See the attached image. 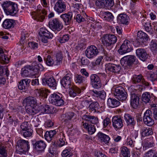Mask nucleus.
I'll return each mask as SVG.
<instances>
[{"label":"nucleus","instance_id":"f257e3e1","mask_svg":"<svg viewBox=\"0 0 157 157\" xmlns=\"http://www.w3.org/2000/svg\"><path fill=\"white\" fill-rule=\"evenodd\" d=\"M2 6L4 12L7 15L14 16L18 11L17 4L10 1L3 2Z\"/></svg>","mask_w":157,"mask_h":157},{"label":"nucleus","instance_id":"f03ea898","mask_svg":"<svg viewBox=\"0 0 157 157\" xmlns=\"http://www.w3.org/2000/svg\"><path fill=\"white\" fill-rule=\"evenodd\" d=\"M30 146L27 140H20L17 142L16 151L17 153L22 155L29 150Z\"/></svg>","mask_w":157,"mask_h":157},{"label":"nucleus","instance_id":"7ed1b4c3","mask_svg":"<svg viewBox=\"0 0 157 157\" xmlns=\"http://www.w3.org/2000/svg\"><path fill=\"white\" fill-rule=\"evenodd\" d=\"M138 62L135 56H127L121 58V63L124 68H129L134 64H136Z\"/></svg>","mask_w":157,"mask_h":157},{"label":"nucleus","instance_id":"20e7f679","mask_svg":"<svg viewBox=\"0 0 157 157\" xmlns=\"http://www.w3.org/2000/svg\"><path fill=\"white\" fill-rule=\"evenodd\" d=\"M40 6H37V9L35 11L33 12L31 16L33 18L37 21L42 22L45 18V16L47 14V12L45 9H40Z\"/></svg>","mask_w":157,"mask_h":157},{"label":"nucleus","instance_id":"39448f33","mask_svg":"<svg viewBox=\"0 0 157 157\" xmlns=\"http://www.w3.org/2000/svg\"><path fill=\"white\" fill-rule=\"evenodd\" d=\"M49 98L51 103L56 106H61L64 104V98L60 94L54 93L50 95Z\"/></svg>","mask_w":157,"mask_h":157},{"label":"nucleus","instance_id":"423d86ee","mask_svg":"<svg viewBox=\"0 0 157 157\" xmlns=\"http://www.w3.org/2000/svg\"><path fill=\"white\" fill-rule=\"evenodd\" d=\"M49 27L53 31H59L63 29V26L62 23L59 20L55 18L49 21Z\"/></svg>","mask_w":157,"mask_h":157},{"label":"nucleus","instance_id":"0eeeda50","mask_svg":"<svg viewBox=\"0 0 157 157\" xmlns=\"http://www.w3.org/2000/svg\"><path fill=\"white\" fill-rule=\"evenodd\" d=\"M114 94L115 98L120 101L125 100L127 98V93L124 88L121 86L116 87Z\"/></svg>","mask_w":157,"mask_h":157},{"label":"nucleus","instance_id":"6e6552de","mask_svg":"<svg viewBox=\"0 0 157 157\" xmlns=\"http://www.w3.org/2000/svg\"><path fill=\"white\" fill-rule=\"evenodd\" d=\"M39 34L41 37V41L44 43H48V40L52 39L53 37V35L52 33L47 29L43 28L40 29Z\"/></svg>","mask_w":157,"mask_h":157},{"label":"nucleus","instance_id":"1a4fd4ad","mask_svg":"<svg viewBox=\"0 0 157 157\" xmlns=\"http://www.w3.org/2000/svg\"><path fill=\"white\" fill-rule=\"evenodd\" d=\"M97 48L94 45L88 46L85 51L86 56L89 59H92L96 57L99 53Z\"/></svg>","mask_w":157,"mask_h":157},{"label":"nucleus","instance_id":"9d476101","mask_svg":"<svg viewBox=\"0 0 157 157\" xmlns=\"http://www.w3.org/2000/svg\"><path fill=\"white\" fill-rule=\"evenodd\" d=\"M144 123L148 126H152L155 123L153 119L151 111L147 109L144 112L143 118Z\"/></svg>","mask_w":157,"mask_h":157},{"label":"nucleus","instance_id":"9b49d317","mask_svg":"<svg viewBox=\"0 0 157 157\" xmlns=\"http://www.w3.org/2000/svg\"><path fill=\"white\" fill-rule=\"evenodd\" d=\"M132 49V43L129 40H125L118 50L119 53L121 55L130 52Z\"/></svg>","mask_w":157,"mask_h":157},{"label":"nucleus","instance_id":"f8f14e48","mask_svg":"<svg viewBox=\"0 0 157 157\" xmlns=\"http://www.w3.org/2000/svg\"><path fill=\"white\" fill-rule=\"evenodd\" d=\"M123 120L120 116H115L112 119V123L113 127L117 131L121 129L123 126Z\"/></svg>","mask_w":157,"mask_h":157},{"label":"nucleus","instance_id":"ddd939ff","mask_svg":"<svg viewBox=\"0 0 157 157\" xmlns=\"http://www.w3.org/2000/svg\"><path fill=\"white\" fill-rule=\"evenodd\" d=\"M33 148L37 151L40 152L44 151L47 145L43 140H34L32 141Z\"/></svg>","mask_w":157,"mask_h":157},{"label":"nucleus","instance_id":"4468645a","mask_svg":"<svg viewBox=\"0 0 157 157\" xmlns=\"http://www.w3.org/2000/svg\"><path fill=\"white\" fill-rule=\"evenodd\" d=\"M60 17L62 20L66 25H70L73 22L72 12L69 11L67 13L62 14L60 15Z\"/></svg>","mask_w":157,"mask_h":157},{"label":"nucleus","instance_id":"2eb2a0df","mask_svg":"<svg viewBox=\"0 0 157 157\" xmlns=\"http://www.w3.org/2000/svg\"><path fill=\"white\" fill-rule=\"evenodd\" d=\"M140 95L134 92H131L130 104L133 108L136 109L139 104Z\"/></svg>","mask_w":157,"mask_h":157},{"label":"nucleus","instance_id":"dca6fc26","mask_svg":"<svg viewBox=\"0 0 157 157\" xmlns=\"http://www.w3.org/2000/svg\"><path fill=\"white\" fill-rule=\"evenodd\" d=\"M91 82L93 87L99 89L101 87V84L99 76L96 74L91 75L90 77Z\"/></svg>","mask_w":157,"mask_h":157},{"label":"nucleus","instance_id":"f3484780","mask_svg":"<svg viewBox=\"0 0 157 157\" xmlns=\"http://www.w3.org/2000/svg\"><path fill=\"white\" fill-rule=\"evenodd\" d=\"M42 83L44 85H47L50 87L56 89V82L55 79L52 77L49 76L43 78Z\"/></svg>","mask_w":157,"mask_h":157},{"label":"nucleus","instance_id":"a211bd4d","mask_svg":"<svg viewBox=\"0 0 157 157\" xmlns=\"http://www.w3.org/2000/svg\"><path fill=\"white\" fill-rule=\"evenodd\" d=\"M71 75L68 73L66 75L61 81L60 83L61 85L65 88H70L71 86Z\"/></svg>","mask_w":157,"mask_h":157},{"label":"nucleus","instance_id":"6ab92c4d","mask_svg":"<svg viewBox=\"0 0 157 157\" xmlns=\"http://www.w3.org/2000/svg\"><path fill=\"white\" fill-rule=\"evenodd\" d=\"M54 10L58 13L65 11L66 10V6L65 2L61 0H58L55 3Z\"/></svg>","mask_w":157,"mask_h":157},{"label":"nucleus","instance_id":"aec40b11","mask_svg":"<svg viewBox=\"0 0 157 157\" xmlns=\"http://www.w3.org/2000/svg\"><path fill=\"white\" fill-rule=\"evenodd\" d=\"M105 66V70L106 71H108L113 73H117L121 70V67L119 65L109 63L106 64Z\"/></svg>","mask_w":157,"mask_h":157},{"label":"nucleus","instance_id":"412c9836","mask_svg":"<svg viewBox=\"0 0 157 157\" xmlns=\"http://www.w3.org/2000/svg\"><path fill=\"white\" fill-rule=\"evenodd\" d=\"M82 119L83 120L82 122H86V123H90L95 124L98 122V118L93 116L89 115H84L82 116Z\"/></svg>","mask_w":157,"mask_h":157},{"label":"nucleus","instance_id":"4be33fe9","mask_svg":"<svg viewBox=\"0 0 157 157\" xmlns=\"http://www.w3.org/2000/svg\"><path fill=\"white\" fill-rule=\"evenodd\" d=\"M31 82L30 79L28 78H25L21 80L19 82L18 85V89L24 91H25L27 90L29 86V83Z\"/></svg>","mask_w":157,"mask_h":157},{"label":"nucleus","instance_id":"5701e85b","mask_svg":"<svg viewBox=\"0 0 157 157\" xmlns=\"http://www.w3.org/2000/svg\"><path fill=\"white\" fill-rule=\"evenodd\" d=\"M37 101L34 97L29 96L25 98L23 100V103L25 106L37 105Z\"/></svg>","mask_w":157,"mask_h":157},{"label":"nucleus","instance_id":"b1692460","mask_svg":"<svg viewBox=\"0 0 157 157\" xmlns=\"http://www.w3.org/2000/svg\"><path fill=\"white\" fill-rule=\"evenodd\" d=\"M136 54L138 57L143 61H145L148 57L146 51L144 49H137L136 51Z\"/></svg>","mask_w":157,"mask_h":157},{"label":"nucleus","instance_id":"393cba45","mask_svg":"<svg viewBox=\"0 0 157 157\" xmlns=\"http://www.w3.org/2000/svg\"><path fill=\"white\" fill-rule=\"evenodd\" d=\"M117 20L118 22L120 24L128 25L129 23V18L125 14H119L117 17Z\"/></svg>","mask_w":157,"mask_h":157},{"label":"nucleus","instance_id":"a878e982","mask_svg":"<svg viewBox=\"0 0 157 157\" xmlns=\"http://www.w3.org/2000/svg\"><path fill=\"white\" fill-rule=\"evenodd\" d=\"M14 21L11 19H6L4 20L2 24V27L4 29H9L14 27Z\"/></svg>","mask_w":157,"mask_h":157},{"label":"nucleus","instance_id":"bb28decb","mask_svg":"<svg viewBox=\"0 0 157 157\" xmlns=\"http://www.w3.org/2000/svg\"><path fill=\"white\" fill-rule=\"evenodd\" d=\"M82 125L87 130L88 133L90 135L94 134L96 131V128L94 126L86 122H82Z\"/></svg>","mask_w":157,"mask_h":157},{"label":"nucleus","instance_id":"cd10ccee","mask_svg":"<svg viewBox=\"0 0 157 157\" xmlns=\"http://www.w3.org/2000/svg\"><path fill=\"white\" fill-rule=\"evenodd\" d=\"M155 145L153 137H150L145 139L144 142L143 148L145 147V149H147L154 147Z\"/></svg>","mask_w":157,"mask_h":157},{"label":"nucleus","instance_id":"c85d7f7f","mask_svg":"<svg viewBox=\"0 0 157 157\" xmlns=\"http://www.w3.org/2000/svg\"><path fill=\"white\" fill-rule=\"evenodd\" d=\"M26 112L30 115H34L39 112L37 105L25 106Z\"/></svg>","mask_w":157,"mask_h":157},{"label":"nucleus","instance_id":"c756f323","mask_svg":"<svg viewBox=\"0 0 157 157\" xmlns=\"http://www.w3.org/2000/svg\"><path fill=\"white\" fill-rule=\"evenodd\" d=\"M69 94L71 97H74L81 93V90L75 86H71Z\"/></svg>","mask_w":157,"mask_h":157},{"label":"nucleus","instance_id":"7c9ffc66","mask_svg":"<svg viewBox=\"0 0 157 157\" xmlns=\"http://www.w3.org/2000/svg\"><path fill=\"white\" fill-rule=\"evenodd\" d=\"M107 105L111 108L116 107L120 105V102L115 98H109L107 100Z\"/></svg>","mask_w":157,"mask_h":157},{"label":"nucleus","instance_id":"2f4dec72","mask_svg":"<svg viewBox=\"0 0 157 157\" xmlns=\"http://www.w3.org/2000/svg\"><path fill=\"white\" fill-rule=\"evenodd\" d=\"M98 139L101 142H103L105 144H107L109 143L110 140L109 137L101 132H99L98 134Z\"/></svg>","mask_w":157,"mask_h":157},{"label":"nucleus","instance_id":"473e14b6","mask_svg":"<svg viewBox=\"0 0 157 157\" xmlns=\"http://www.w3.org/2000/svg\"><path fill=\"white\" fill-rule=\"evenodd\" d=\"M102 17L103 19L108 21L113 20L114 17L113 14L109 11H103L101 12Z\"/></svg>","mask_w":157,"mask_h":157},{"label":"nucleus","instance_id":"72a5a7b5","mask_svg":"<svg viewBox=\"0 0 157 157\" xmlns=\"http://www.w3.org/2000/svg\"><path fill=\"white\" fill-rule=\"evenodd\" d=\"M124 119L127 125H134L135 123L133 117L128 114H125L124 116Z\"/></svg>","mask_w":157,"mask_h":157},{"label":"nucleus","instance_id":"f704fd0d","mask_svg":"<svg viewBox=\"0 0 157 157\" xmlns=\"http://www.w3.org/2000/svg\"><path fill=\"white\" fill-rule=\"evenodd\" d=\"M39 112L43 113H51V109L49 106L47 105H42L38 107Z\"/></svg>","mask_w":157,"mask_h":157},{"label":"nucleus","instance_id":"c9c22d12","mask_svg":"<svg viewBox=\"0 0 157 157\" xmlns=\"http://www.w3.org/2000/svg\"><path fill=\"white\" fill-rule=\"evenodd\" d=\"M56 134V132L55 130L47 131L45 134V138L48 141L50 142L52 140Z\"/></svg>","mask_w":157,"mask_h":157},{"label":"nucleus","instance_id":"e433bc0d","mask_svg":"<svg viewBox=\"0 0 157 157\" xmlns=\"http://www.w3.org/2000/svg\"><path fill=\"white\" fill-rule=\"evenodd\" d=\"M61 155L63 157H72L73 155L72 149L70 147H66L63 151Z\"/></svg>","mask_w":157,"mask_h":157},{"label":"nucleus","instance_id":"4c0bfd02","mask_svg":"<svg viewBox=\"0 0 157 157\" xmlns=\"http://www.w3.org/2000/svg\"><path fill=\"white\" fill-rule=\"evenodd\" d=\"M75 116V113L73 112L67 113L62 115L63 119L66 123H67L69 121L71 120Z\"/></svg>","mask_w":157,"mask_h":157},{"label":"nucleus","instance_id":"58836bf2","mask_svg":"<svg viewBox=\"0 0 157 157\" xmlns=\"http://www.w3.org/2000/svg\"><path fill=\"white\" fill-rule=\"evenodd\" d=\"M92 92L94 94L93 95L99 98L102 100H105L106 96V94L103 90L97 91L96 90H93Z\"/></svg>","mask_w":157,"mask_h":157},{"label":"nucleus","instance_id":"ea45409f","mask_svg":"<svg viewBox=\"0 0 157 157\" xmlns=\"http://www.w3.org/2000/svg\"><path fill=\"white\" fill-rule=\"evenodd\" d=\"M140 133L143 136H145L151 135L153 132L151 129L143 127L141 129Z\"/></svg>","mask_w":157,"mask_h":157},{"label":"nucleus","instance_id":"a19ab883","mask_svg":"<svg viewBox=\"0 0 157 157\" xmlns=\"http://www.w3.org/2000/svg\"><path fill=\"white\" fill-rule=\"evenodd\" d=\"M99 107V105L98 102L94 101L92 102L89 105L88 108L90 111L95 113L98 111Z\"/></svg>","mask_w":157,"mask_h":157},{"label":"nucleus","instance_id":"79ce46f5","mask_svg":"<svg viewBox=\"0 0 157 157\" xmlns=\"http://www.w3.org/2000/svg\"><path fill=\"white\" fill-rule=\"evenodd\" d=\"M44 60L45 61L46 64L49 66H57L56 64V61H54L51 57V56L48 55L46 58Z\"/></svg>","mask_w":157,"mask_h":157},{"label":"nucleus","instance_id":"37998d69","mask_svg":"<svg viewBox=\"0 0 157 157\" xmlns=\"http://www.w3.org/2000/svg\"><path fill=\"white\" fill-rule=\"evenodd\" d=\"M121 153L124 157H130L129 149L127 147L123 146L121 148Z\"/></svg>","mask_w":157,"mask_h":157},{"label":"nucleus","instance_id":"c03bdc74","mask_svg":"<svg viewBox=\"0 0 157 157\" xmlns=\"http://www.w3.org/2000/svg\"><path fill=\"white\" fill-rule=\"evenodd\" d=\"M101 42L106 47H109L112 44L109 39L105 35H104L101 38Z\"/></svg>","mask_w":157,"mask_h":157},{"label":"nucleus","instance_id":"a18cd8bd","mask_svg":"<svg viewBox=\"0 0 157 157\" xmlns=\"http://www.w3.org/2000/svg\"><path fill=\"white\" fill-rule=\"evenodd\" d=\"M10 56L6 55L5 54L3 53L0 56V63H8L10 61Z\"/></svg>","mask_w":157,"mask_h":157},{"label":"nucleus","instance_id":"49530a36","mask_svg":"<svg viewBox=\"0 0 157 157\" xmlns=\"http://www.w3.org/2000/svg\"><path fill=\"white\" fill-rule=\"evenodd\" d=\"M31 67L30 66H27L24 68L22 69L21 74L23 76L27 77L29 75V71L31 69Z\"/></svg>","mask_w":157,"mask_h":157},{"label":"nucleus","instance_id":"de8ad7c7","mask_svg":"<svg viewBox=\"0 0 157 157\" xmlns=\"http://www.w3.org/2000/svg\"><path fill=\"white\" fill-rule=\"evenodd\" d=\"M150 99L151 96L149 92H145L142 95V100L146 103L149 102L150 100Z\"/></svg>","mask_w":157,"mask_h":157},{"label":"nucleus","instance_id":"09e8293b","mask_svg":"<svg viewBox=\"0 0 157 157\" xmlns=\"http://www.w3.org/2000/svg\"><path fill=\"white\" fill-rule=\"evenodd\" d=\"M138 38L142 40L143 42L147 40L148 39L147 35L145 33L142 31H139L137 34Z\"/></svg>","mask_w":157,"mask_h":157},{"label":"nucleus","instance_id":"8fccbe9b","mask_svg":"<svg viewBox=\"0 0 157 157\" xmlns=\"http://www.w3.org/2000/svg\"><path fill=\"white\" fill-rule=\"evenodd\" d=\"M21 133L23 136L25 138L31 137L33 133V130L31 128L23 131H21Z\"/></svg>","mask_w":157,"mask_h":157},{"label":"nucleus","instance_id":"3c124183","mask_svg":"<svg viewBox=\"0 0 157 157\" xmlns=\"http://www.w3.org/2000/svg\"><path fill=\"white\" fill-rule=\"evenodd\" d=\"M59 136H60L59 139L60 142L59 144V147H62L64 145H67V142L65 141L66 138L63 133H60Z\"/></svg>","mask_w":157,"mask_h":157},{"label":"nucleus","instance_id":"603ef678","mask_svg":"<svg viewBox=\"0 0 157 157\" xmlns=\"http://www.w3.org/2000/svg\"><path fill=\"white\" fill-rule=\"evenodd\" d=\"M75 81L76 83L80 84L85 82V78L81 75L77 74L75 76Z\"/></svg>","mask_w":157,"mask_h":157},{"label":"nucleus","instance_id":"864d4df0","mask_svg":"<svg viewBox=\"0 0 157 157\" xmlns=\"http://www.w3.org/2000/svg\"><path fill=\"white\" fill-rule=\"evenodd\" d=\"M62 56L61 52L57 53L56 55V64L57 66L60 65L62 63Z\"/></svg>","mask_w":157,"mask_h":157},{"label":"nucleus","instance_id":"5fc2aeb1","mask_svg":"<svg viewBox=\"0 0 157 157\" xmlns=\"http://www.w3.org/2000/svg\"><path fill=\"white\" fill-rule=\"evenodd\" d=\"M108 0H97L95 2V5L99 8L106 7Z\"/></svg>","mask_w":157,"mask_h":157},{"label":"nucleus","instance_id":"6e6d98bb","mask_svg":"<svg viewBox=\"0 0 157 157\" xmlns=\"http://www.w3.org/2000/svg\"><path fill=\"white\" fill-rule=\"evenodd\" d=\"M143 78V76L141 75H134L132 77V80L134 83H136L141 82Z\"/></svg>","mask_w":157,"mask_h":157},{"label":"nucleus","instance_id":"4d7b16f0","mask_svg":"<svg viewBox=\"0 0 157 157\" xmlns=\"http://www.w3.org/2000/svg\"><path fill=\"white\" fill-rule=\"evenodd\" d=\"M7 156L6 147L4 146H0V156L2 157H6Z\"/></svg>","mask_w":157,"mask_h":157},{"label":"nucleus","instance_id":"13d9d810","mask_svg":"<svg viewBox=\"0 0 157 157\" xmlns=\"http://www.w3.org/2000/svg\"><path fill=\"white\" fill-rule=\"evenodd\" d=\"M134 139L132 138L128 137L125 142V144L131 147H133L134 146L135 141L133 140Z\"/></svg>","mask_w":157,"mask_h":157},{"label":"nucleus","instance_id":"bf43d9fd","mask_svg":"<svg viewBox=\"0 0 157 157\" xmlns=\"http://www.w3.org/2000/svg\"><path fill=\"white\" fill-rule=\"evenodd\" d=\"M21 131H23L30 128L28 122L25 121L23 122L20 125Z\"/></svg>","mask_w":157,"mask_h":157},{"label":"nucleus","instance_id":"052dcab7","mask_svg":"<svg viewBox=\"0 0 157 157\" xmlns=\"http://www.w3.org/2000/svg\"><path fill=\"white\" fill-rule=\"evenodd\" d=\"M145 29L149 34L151 35L153 33V30L151 27L150 24L148 22H146L144 25Z\"/></svg>","mask_w":157,"mask_h":157},{"label":"nucleus","instance_id":"680f3d73","mask_svg":"<svg viewBox=\"0 0 157 157\" xmlns=\"http://www.w3.org/2000/svg\"><path fill=\"white\" fill-rule=\"evenodd\" d=\"M108 38L110 40V41L112 44L115 43L117 41V38L116 36L113 35L105 34Z\"/></svg>","mask_w":157,"mask_h":157},{"label":"nucleus","instance_id":"e2e57ef3","mask_svg":"<svg viewBox=\"0 0 157 157\" xmlns=\"http://www.w3.org/2000/svg\"><path fill=\"white\" fill-rule=\"evenodd\" d=\"M28 36V34L27 33H25V31L24 30L21 33V36L20 40L21 43L23 44L26 38Z\"/></svg>","mask_w":157,"mask_h":157},{"label":"nucleus","instance_id":"0e129e2a","mask_svg":"<svg viewBox=\"0 0 157 157\" xmlns=\"http://www.w3.org/2000/svg\"><path fill=\"white\" fill-rule=\"evenodd\" d=\"M138 135V131L133 130L132 131L129 137L133 139H135L137 137Z\"/></svg>","mask_w":157,"mask_h":157},{"label":"nucleus","instance_id":"69168bd1","mask_svg":"<svg viewBox=\"0 0 157 157\" xmlns=\"http://www.w3.org/2000/svg\"><path fill=\"white\" fill-rule=\"evenodd\" d=\"M8 72L6 67L2 66L0 65V75H7Z\"/></svg>","mask_w":157,"mask_h":157},{"label":"nucleus","instance_id":"338daca9","mask_svg":"<svg viewBox=\"0 0 157 157\" xmlns=\"http://www.w3.org/2000/svg\"><path fill=\"white\" fill-rule=\"evenodd\" d=\"M74 18L75 19L76 21L78 23L83 22L85 20V19L79 14H77L76 17H75Z\"/></svg>","mask_w":157,"mask_h":157},{"label":"nucleus","instance_id":"774afa93","mask_svg":"<svg viewBox=\"0 0 157 157\" xmlns=\"http://www.w3.org/2000/svg\"><path fill=\"white\" fill-rule=\"evenodd\" d=\"M151 108L154 110V118L157 120V107L154 105H151Z\"/></svg>","mask_w":157,"mask_h":157}]
</instances>
